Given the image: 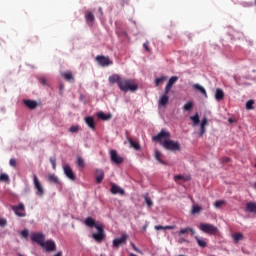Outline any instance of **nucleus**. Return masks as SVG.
<instances>
[{
  "instance_id": "obj_21",
  "label": "nucleus",
  "mask_w": 256,
  "mask_h": 256,
  "mask_svg": "<svg viewBox=\"0 0 256 256\" xmlns=\"http://www.w3.org/2000/svg\"><path fill=\"white\" fill-rule=\"evenodd\" d=\"M168 104H169V96L164 94L163 96L160 97L159 106L166 107Z\"/></svg>"
},
{
  "instance_id": "obj_43",
  "label": "nucleus",
  "mask_w": 256,
  "mask_h": 256,
  "mask_svg": "<svg viewBox=\"0 0 256 256\" xmlns=\"http://www.w3.org/2000/svg\"><path fill=\"white\" fill-rule=\"evenodd\" d=\"M222 205H225V202L223 200H218L214 203V207L216 209H221Z\"/></svg>"
},
{
  "instance_id": "obj_53",
  "label": "nucleus",
  "mask_w": 256,
  "mask_h": 256,
  "mask_svg": "<svg viewBox=\"0 0 256 256\" xmlns=\"http://www.w3.org/2000/svg\"><path fill=\"white\" fill-rule=\"evenodd\" d=\"M167 229H175L174 226H164V230H167Z\"/></svg>"
},
{
  "instance_id": "obj_29",
  "label": "nucleus",
  "mask_w": 256,
  "mask_h": 256,
  "mask_svg": "<svg viewBox=\"0 0 256 256\" xmlns=\"http://www.w3.org/2000/svg\"><path fill=\"white\" fill-rule=\"evenodd\" d=\"M143 199H144L148 209H151V207H153V200H151V198L149 197V194H145L143 196Z\"/></svg>"
},
{
  "instance_id": "obj_44",
  "label": "nucleus",
  "mask_w": 256,
  "mask_h": 256,
  "mask_svg": "<svg viewBox=\"0 0 256 256\" xmlns=\"http://www.w3.org/2000/svg\"><path fill=\"white\" fill-rule=\"evenodd\" d=\"M50 163L52 165L53 170L55 171V169H57V162L55 158H50Z\"/></svg>"
},
{
  "instance_id": "obj_50",
  "label": "nucleus",
  "mask_w": 256,
  "mask_h": 256,
  "mask_svg": "<svg viewBox=\"0 0 256 256\" xmlns=\"http://www.w3.org/2000/svg\"><path fill=\"white\" fill-rule=\"evenodd\" d=\"M131 247L136 251V253H141V250H139V248H137L133 242H131Z\"/></svg>"
},
{
  "instance_id": "obj_26",
  "label": "nucleus",
  "mask_w": 256,
  "mask_h": 256,
  "mask_svg": "<svg viewBox=\"0 0 256 256\" xmlns=\"http://www.w3.org/2000/svg\"><path fill=\"white\" fill-rule=\"evenodd\" d=\"M192 233V235H195V229H193V228H190V227H188V228H184V229H181L179 232H178V235H187V233Z\"/></svg>"
},
{
  "instance_id": "obj_15",
  "label": "nucleus",
  "mask_w": 256,
  "mask_h": 256,
  "mask_svg": "<svg viewBox=\"0 0 256 256\" xmlns=\"http://www.w3.org/2000/svg\"><path fill=\"white\" fill-rule=\"evenodd\" d=\"M246 213L256 214V202H248L245 208Z\"/></svg>"
},
{
  "instance_id": "obj_42",
  "label": "nucleus",
  "mask_w": 256,
  "mask_h": 256,
  "mask_svg": "<svg viewBox=\"0 0 256 256\" xmlns=\"http://www.w3.org/2000/svg\"><path fill=\"white\" fill-rule=\"evenodd\" d=\"M0 181H4L6 183H9L10 179H9V175L5 174V173H2L0 175Z\"/></svg>"
},
{
  "instance_id": "obj_4",
  "label": "nucleus",
  "mask_w": 256,
  "mask_h": 256,
  "mask_svg": "<svg viewBox=\"0 0 256 256\" xmlns=\"http://www.w3.org/2000/svg\"><path fill=\"white\" fill-rule=\"evenodd\" d=\"M33 183H34V189H36V195L38 197H43L45 195V188L43 187V184L39 181V178H37L36 174H33Z\"/></svg>"
},
{
  "instance_id": "obj_13",
  "label": "nucleus",
  "mask_w": 256,
  "mask_h": 256,
  "mask_svg": "<svg viewBox=\"0 0 256 256\" xmlns=\"http://www.w3.org/2000/svg\"><path fill=\"white\" fill-rule=\"evenodd\" d=\"M110 193H112V195H125V190L117 184L111 183Z\"/></svg>"
},
{
  "instance_id": "obj_39",
  "label": "nucleus",
  "mask_w": 256,
  "mask_h": 256,
  "mask_svg": "<svg viewBox=\"0 0 256 256\" xmlns=\"http://www.w3.org/2000/svg\"><path fill=\"white\" fill-rule=\"evenodd\" d=\"M86 20L90 21L91 23H93L95 21V16L93 15L92 12H87L86 14Z\"/></svg>"
},
{
  "instance_id": "obj_41",
  "label": "nucleus",
  "mask_w": 256,
  "mask_h": 256,
  "mask_svg": "<svg viewBox=\"0 0 256 256\" xmlns=\"http://www.w3.org/2000/svg\"><path fill=\"white\" fill-rule=\"evenodd\" d=\"M62 77H64V79H66V81L73 80V74H71L70 72H66V73L62 74Z\"/></svg>"
},
{
  "instance_id": "obj_32",
  "label": "nucleus",
  "mask_w": 256,
  "mask_h": 256,
  "mask_svg": "<svg viewBox=\"0 0 256 256\" xmlns=\"http://www.w3.org/2000/svg\"><path fill=\"white\" fill-rule=\"evenodd\" d=\"M190 121H192L193 122V127H197V125H199V114L198 113H196L194 116H191L190 117Z\"/></svg>"
},
{
  "instance_id": "obj_11",
  "label": "nucleus",
  "mask_w": 256,
  "mask_h": 256,
  "mask_svg": "<svg viewBox=\"0 0 256 256\" xmlns=\"http://www.w3.org/2000/svg\"><path fill=\"white\" fill-rule=\"evenodd\" d=\"M127 239H129V235L123 234L121 238H116L113 240V247H121V245H125L127 243Z\"/></svg>"
},
{
  "instance_id": "obj_2",
  "label": "nucleus",
  "mask_w": 256,
  "mask_h": 256,
  "mask_svg": "<svg viewBox=\"0 0 256 256\" xmlns=\"http://www.w3.org/2000/svg\"><path fill=\"white\" fill-rule=\"evenodd\" d=\"M118 87L121 91H124L125 93H127V91H131L132 93H134V91H137V89H139V86L133 83V80L131 79H122L119 82Z\"/></svg>"
},
{
  "instance_id": "obj_5",
  "label": "nucleus",
  "mask_w": 256,
  "mask_h": 256,
  "mask_svg": "<svg viewBox=\"0 0 256 256\" xmlns=\"http://www.w3.org/2000/svg\"><path fill=\"white\" fill-rule=\"evenodd\" d=\"M97 233L92 234L93 239L97 241V243H101L105 239V231L103 230V224L96 225Z\"/></svg>"
},
{
  "instance_id": "obj_19",
  "label": "nucleus",
  "mask_w": 256,
  "mask_h": 256,
  "mask_svg": "<svg viewBox=\"0 0 256 256\" xmlns=\"http://www.w3.org/2000/svg\"><path fill=\"white\" fill-rule=\"evenodd\" d=\"M84 121L90 129H93V130L95 129V119H93L92 116L85 117Z\"/></svg>"
},
{
  "instance_id": "obj_24",
  "label": "nucleus",
  "mask_w": 256,
  "mask_h": 256,
  "mask_svg": "<svg viewBox=\"0 0 256 256\" xmlns=\"http://www.w3.org/2000/svg\"><path fill=\"white\" fill-rule=\"evenodd\" d=\"M193 88L196 91H199L200 93H202V95H204V97H207V90H205V87L201 86L200 84H194Z\"/></svg>"
},
{
  "instance_id": "obj_46",
  "label": "nucleus",
  "mask_w": 256,
  "mask_h": 256,
  "mask_svg": "<svg viewBox=\"0 0 256 256\" xmlns=\"http://www.w3.org/2000/svg\"><path fill=\"white\" fill-rule=\"evenodd\" d=\"M9 165L10 167H17V160H15L14 158L10 159Z\"/></svg>"
},
{
  "instance_id": "obj_27",
  "label": "nucleus",
  "mask_w": 256,
  "mask_h": 256,
  "mask_svg": "<svg viewBox=\"0 0 256 256\" xmlns=\"http://www.w3.org/2000/svg\"><path fill=\"white\" fill-rule=\"evenodd\" d=\"M232 239L235 243H239V241H243L245 239V236H243V233H235L232 235Z\"/></svg>"
},
{
  "instance_id": "obj_40",
  "label": "nucleus",
  "mask_w": 256,
  "mask_h": 256,
  "mask_svg": "<svg viewBox=\"0 0 256 256\" xmlns=\"http://www.w3.org/2000/svg\"><path fill=\"white\" fill-rule=\"evenodd\" d=\"M253 105H255V101L254 100H249L246 102V109L248 111H251V109H253Z\"/></svg>"
},
{
  "instance_id": "obj_49",
  "label": "nucleus",
  "mask_w": 256,
  "mask_h": 256,
  "mask_svg": "<svg viewBox=\"0 0 256 256\" xmlns=\"http://www.w3.org/2000/svg\"><path fill=\"white\" fill-rule=\"evenodd\" d=\"M171 89H172V87H171V86L166 85L164 95H169V91H171Z\"/></svg>"
},
{
  "instance_id": "obj_38",
  "label": "nucleus",
  "mask_w": 256,
  "mask_h": 256,
  "mask_svg": "<svg viewBox=\"0 0 256 256\" xmlns=\"http://www.w3.org/2000/svg\"><path fill=\"white\" fill-rule=\"evenodd\" d=\"M203 211V208L199 205H194L192 208V214L195 215V213H201Z\"/></svg>"
},
{
  "instance_id": "obj_56",
  "label": "nucleus",
  "mask_w": 256,
  "mask_h": 256,
  "mask_svg": "<svg viewBox=\"0 0 256 256\" xmlns=\"http://www.w3.org/2000/svg\"><path fill=\"white\" fill-rule=\"evenodd\" d=\"M98 11H99L100 15H103V9L101 7L98 9Z\"/></svg>"
},
{
  "instance_id": "obj_58",
  "label": "nucleus",
  "mask_w": 256,
  "mask_h": 256,
  "mask_svg": "<svg viewBox=\"0 0 256 256\" xmlns=\"http://www.w3.org/2000/svg\"><path fill=\"white\" fill-rule=\"evenodd\" d=\"M181 241H184V242H185V241H187V240H185V239H181Z\"/></svg>"
},
{
  "instance_id": "obj_23",
  "label": "nucleus",
  "mask_w": 256,
  "mask_h": 256,
  "mask_svg": "<svg viewBox=\"0 0 256 256\" xmlns=\"http://www.w3.org/2000/svg\"><path fill=\"white\" fill-rule=\"evenodd\" d=\"M121 77L117 74H113L112 76H109L108 81L109 83H117L119 87V82L121 81Z\"/></svg>"
},
{
  "instance_id": "obj_6",
  "label": "nucleus",
  "mask_w": 256,
  "mask_h": 256,
  "mask_svg": "<svg viewBox=\"0 0 256 256\" xmlns=\"http://www.w3.org/2000/svg\"><path fill=\"white\" fill-rule=\"evenodd\" d=\"M12 211H14L17 217H25L27 214L25 213V204L20 203L17 206H11Z\"/></svg>"
},
{
  "instance_id": "obj_51",
  "label": "nucleus",
  "mask_w": 256,
  "mask_h": 256,
  "mask_svg": "<svg viewBox=\"0 0 256 256\" xmlns=\"http://www.w3.org/2000/svg\"><path fill=\"white\" fill-rule=\"evenodd\" d=\"M21 235H22V237H28L29 231L23 230V231L21 232Z\"/></svg>"
},
{
  "instance_id": "obj_52",
  "label": "nucleus",
  "mask_w": 256,
  "mask_h": 256,
  "mask_svg": "<svg viewBox=\"0 0 256 256\" xmlns=\"http://www.w3.org/2000/svg\"><path fill=\"white\" fill-rule=\"evenodd\" d=\"M143 47H144V49L146 50V51H149V43H144L143 44Z\"/></svg>"
},
{
  "instance_id": "obj_59",
  "label": "nucleus",
  "mask_w": 256,
  "mask_h": 256,
  "mask_svg": "<svg viewBox=\"0 0 256 256\" xmlns=\"http://www.w3.org/2000/svg\"><path fill=\"white\" fill-rule=\"evenodd\" d=\"M42 83H45V80H43Z\"/></svg>"
},
{
  "instance_id": "obj_7",
  "label": "nucleus",
  "mask_w": 256,
  "mask_h": 256,
  "mask_svg": "<svg viewBox=\"0 0 256 256\" xmlns=\"http://www.w3.org/2000/svg\"><path fill=\"white\" fill-rule=\"evenodd\" d=\"M110 159L115 165H121L123 163V157L119 156L117 150H110Z\"/></svg>"
},
{
  "instance_id": "obj_57",
  "label": "nucleus",
  "mask_w": 256,
  "mask_h": 256,
  "mask_svg": "<svg viewBox=\"0 0 256 256\" xmlns=\"http://www.w3.org/2000/svg\"><path fill=\"white\" fill-rule=\"evenodd\" d=\"M254 189H256V182L254 183Z\"/></svg>"
},
{
  "instance_id": "obj_10",
  "label": "nucleus",
  "mask_w": 256,
  "mask_h": 256,
  "mask_svg": "<svg viewBox=\"0 0 256 256\" xmlns=\"http://www.w3.org/2000/svg\"><path fill=\"white\" fill-rule=\"evenodd\" d=\"M96 61L101 65V67H109V65H113V61H111L109 57L105 56H97Z\"/></svg>"
},
{
  "instance_id": "obj_45",
  "label": "nucleus",
  "mask_w": 256,
  "mask_h": 256,
  "mask_svg": "<svg viewBox=\"0 0 256 256\" xmlns=\"http://www.w3.org/2000/svg\"><path fill=\"white\" fill-rule=\"evenodd\" d=\"M69 131L70 133H77L79 131V126H71Z\"/></svg>"
},
{
  "instance_id": "obj_25",
  "label": "nucleus",
  "mask_w": 256,
  "mask_h": 256,
  "mask_svg": "<svg viewBox=\"0 0 256 256\" xmlns=\"http://www.w3.org/2000/svg\"><path fill=\"white\" fill-rule=\"evenodd\" d=\"M98 119H102V121H109L113 117L111 114H105L104 112H99L97 114Z\"/></svg>"
},
{
  "instance_id": "obj_28",
  "label": "nucleus",
  "mask_w": 256,
  "mask_h": 256,
  "mask_svg": "<svg viewBox=\"0 0 256 256\" xmlns=\"http://www.w3.org/2000/svg\"><path fill=\"white\" fill-rule=\"evenodd\" d=\"M195 240L197 241L198 245L202 248L207 247V241H205V238H201L199 236H195Z\"/></svg>"
},
{
  "instance_id": "obj_9",
  "label": "nucleus",
  "mask_w": 256,
  "mask_h": 256,
  "mask_svg": "<svg viewBox=\"0 0 256 256\" xmlns=\"http://www.w3.org/2000/svg\"><path fill=\"white\" fill-rule=\"evenodd\" d=\"M41 247H43V249H45L47 252H53L57 249V245L53 240L44 241Z\"/></svg>"
},
{
  "instance_id": "obj_20",
  "label": "nucleus",
  "mask_w": 256,
  "mask_h": 256,
  "mask_svg": "<svg viewBox=\"0 0 256 256\" xmlns=\"http://www.w3.org/2000/svg\"><path fill=\"white\" fill-rule=\"evenodd\" d=\"M215 99L216 101H222V99H225V92H223L221 88L216 89Z\"/></svg>"
},
{
  "instance_id": "obj_54",
  "label": "nucleus",
  "mask_w": 256,
  "mask_h": 256,
  "mask_svg": "<svg viewBox=\"0 0 256 256\" xmlns=\"http://www.w3.org/2000/svg\"><path fill=\"white\" fill-rule=\"evenodd\" d=\"M224 163H229V161H231V158H224Z\"/></svg>"
},
{
  "instance_id": "obj_55",
  "label": "nucleus",
  "mask_w": 256,
  "mask_h": 256,
  "mask_svg": "<svg viewBox=\"0 0 256 256\" xmlns=\"http://www.w3.org/2000/svg\"><path fill=\"white\" fill-rule=\"evenodd\" d=\"M147 227H149V224H146L145 226H143L142 231H147Z\"/></svg>"
},
{
  "instance_id": "obj_8",
  "label": "nucleus",
  "mask_w": 256,
  "mask_h": 256,
  "mask_svg": "<svg viewBox=\"0 0 256 256\" xmlns=\"http://www.w3.org/2000/svg\"><path fill=\"white\" fill-rule=\"evenodd\" d=\"M31 239H32V241H34L35 243L40 245V247H42L43 244L45 243V234H43V233H34V234L31 235Z\"/></svg>"
},
{
  "instance_id": "obj_14",
  "label": "nucleus",
  "mask_w": 256,
  "mask_h": 256,
  "mask_svg": "<svg viewBox=\"0 0 256 256\" xmlns=\"http://www.w3.org/2000/svg\"><path fill=\"white\" fill-rule=\"evenodd\" d=\"M47 181L53 185H61V180L55 174H48Z\"/></svg>"
},
{
  "instance_id": "obj_31",
  "label": "nucleus",
  "mask_w": 256,
  "mask_h": 256,
  "mask_svg": "<svg viewBox=\"0 0 256 256\" xmlns=\"http://www.w3.org/2000/svg\"><path fill=\"white\" fill-rule=\"evenodd\" d=\"M128 143L130 144V146L135 149L136 151H139L141 149V146L139 145V143L131 140V138H128Z\"/></svg>"
},
{
  "instance_id": "obj_48",
  "label": "nucleus",
  "mask_w": 256,
  "mask_h": 256,
  "mask_svg": "<svg viewBox=\"0 0 256 256\" xmlns=\"http://www.w3.org/2000/svg\"><path fill=\"white\" fill-rule=\"evenodd\" d=\"M154 229H156V231H163V230H165V226L157 225L154 227Z\"/></svg>"
},
{
  "instance_id": "obj_61",
  "label": "nucleus",
  "mask_w": 256,
  "mask_h": 256,
  "mask_svg": "<svg viewBox=\"0 0 256 256\" xmlns=\"http://www.w3.org/2000/svg\"><path fill=\"white\" fill-rule=\"evenodd\" d=\"M229 121H230V122H232V120H231V119H229Z\"/></svg>"
},
{
  "instance_id": "obj_34",
  "label": "nucleus",
  "mask_w": 256,
  "mask_h": 256,
  "mask_svg": "<svg viewBox=\"0 0 256 256\" xmlns=\"http://www.w3.org/2000/svg\"><path fill=\"white\" fill-rule=\"evenodd\" d=\"M177 81H179V77H177V76H172V77L169 79L167 85L170 86V87H173V85H175V83H177Z\"/></svg>"
},
{
  "instance_id": "obj_17",
  "label": "nucleus",
  "mask_w": 256,
  "mask_h": 256,
  "mask_svg": "<svg viewBox=\"0 0 256 256\" xmlns=\"http://www.w3.org/2000/svg\"><path fill=\"white\" fill-rule=\"evenodd\" d=\"M207 123H208L207 118H203L201 123H200V133H199L200 137H203V135H205V133L207 131L205 129L207 127Z\"/></svg>"
},
{
  "instance_id": "obj_12",
  "label": "nucleus",
  "mask_w": 256,
  "mask_h": 256,
  "mask_svg": "<svg viewBox=\"0 0 256 256\" xmlns=\"http://www.w3.org/2000/svg\"><path fill=\"white\" fill-rule=\"evenodd\" d=\"M63 171H64V175H66V177L70 179V181H75V173H73V169H71V166H69L68 164H65L63 166Z\"/></svg>"
},
{
  "instance_id": "obj_60",
  "label": "nucleus",
  "mask_w": 256,
  "mask_h": 256,
  "mask_svg": "<svg viewBox=\"0 0 256 256\" xmlns=\"http://www.w3.org/2000/svg\"><path fill=\"white\" fill-rule=\"evenodd\" d=\"M61 89H63V85L61 86Z\"/></svg>"
},
{
  "instance_id": "obj_37",
  "label": "nucleus",
  "mask_w": 256,
  "mask_h": 256,
  "mask_svg": "<svg viewBox=\"0 0 256 256\" xmlns=\"http://www.w3.org/2000/svg\"><path fill=\"white\" fill-rule=\"evenodd\" d=\"M155 159L162 165H165V162L161 159V152L158 150L155 151Z\"/></svg>"
},
{
  "instance_id": "obj_47",
  "label": "nucleus",
  "mask_w": 256,
  "mask_h": 256,
  "mask_svg": "<svg viewBox=\"0 0 256 256\" xmlns=\"http://www.w3.org/2000/svg\"><path fill=\"white\" fill-rule=\"evenodd\" d=\"M7 225V219L0 218V227H6Z\"/></svg>"
},
{
  "instance_id": "obj_3",
  "label": "nucleus",
  "mask_w": 256,
  "mask_h": 256,
  "mask_svg": "<svg viewBox=\"0 0 256 256\" xmlns=\"http://www.w3.org/2000/svg\"><path fill=\"white\" fill-rule=\"evenodd\" d=\"M199 229L200 231H202L203 233H207L208 235H215V233L219 231V229L216 226L207 223H201L199 225Z\"/></svg>"
},
{
  "instance_id": "obj_16",
  "label": "nucleus",
  "mask_w": 256,
  "mask_h": 256,
  "mask_svg": "<svg viewBox=\"0 0 256 256\" xmlns=\"http://www.w3.org/2000/svg\"><path fill=\"white\" fill-rule=\"evenodd\" d=\"M84 225H86L87 227H95L96 228V225H102V224L99 222H95V219H93L92 217H88L85 219Z\"/></svg>"
},
{
  "instance_id": "obj_36",
  "label": "nucleus",
  "mask_w": 256,
  "mask_h": 256,
  "mask_svg": "<svg viewBox=\"0 0 256 256\" xmlns=\"http://www.w3.org/2000/svg\"><path fill=\"white\" fill-rule=\"evenodd\" d=\"M193 102L189 101V102H186L183 106V110L184 111H191V109H193Z\"/></svg>"
},
{
  "instance_id": "obj_30",
  "label": "nucleus",
  "mask_w": 256,
  "mask_h": 256,
  "mask_svg": "<svg viewBox=\"0 0 256 256\" xmlns=\"http://www.w3.org/2000/svg\"><path fill=\"white\" fill-rule=\"evenodd\" d=\"M167 81V76H161L160 78L155 79V85L156 87H159V85H163Z\"/></svg>"
},
{
  "instance_id": "obj_35",
  "label": "nucleus",
  "mask_w": 256,
  "mask_h": 256,
  "mask_svg": "<svg viewBox=\"0 0 256 256\" xmlns=\"http://www.w3.org/2000/svg\"><path fill=\"white\" fill-rule=\"evenodd\" d=\"M77 165L80 167V169L85 168V160L81 156L77 157Z\"/></svg>"
},
{
  "instance_id": "obj_33",
  "label": "nucleus",
  "mask_w": 256,
  "mask_h": 256,
  "mask_svg": "<svg viewBox=\"0 0 256 256\" xmlns=\"http://www.w3.org/2000/svg\"><path fill=\"white\" fill-rule=\"evenodd\" d=\"M189 177H185V176H183V175H176V176H174V181L176 182V183H179V181H189Z\"/></svg>"
},
{
  "instance_id": "obj_22",
  "label": "nucleus",
  "mask_w": 256,
  "mask_h": 256,
  "mask_svg": "<svg viewBox=\"0 0 256 256\" xmlns=\"http://www.w3.org/2000/svg\"><path fill=\"white\" fill-rule=\"evenodd\" d=\"M24 104L29 109H37V105H38L37 101L35 100H24Z\"/></svg>"
},
{
  "instance_id": "obj_18",
  "label": "nucleus",
  "mask_w": 256,
  "mask_h": 256,
  "mask_svg": "<svg viewBox=\"0 0 256 256\" xmlns=\"http://www.w3.org/2000/svg\"><path fill=\"white\" fill-rule=\"evenodd\" d=\"M105 179V172L102 169L96 170V183H101Z\"/></svg>"
},
{
  "instance_id": "obj_1",
  "label": "nucleus",
  "mask_w": 256,
  "mask_h": 256,
  "mask_svg": "<svg viewBox=\"0 0 256 256\" xmlns=\"http://www.w3.org/2000/svg\"><path fill=\"white\" fill-rule=\"evenodd\" d=\"M170 138L171 134L165 130H162L156 137H153L154 141H158L164 149H167L168 151H181L179 142H175Z\"/></svg>"
}]
</instances>
